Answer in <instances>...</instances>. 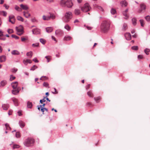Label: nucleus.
Returning a JSON list of instances; mask_svg holds the SVG:
<instances>
[{"instance_id":"f257e3e1","label":"nucleus","mask_w":150,"mask_h":150,"mask_svg":"<svg viewBox=\"0 0 150 150\" xmlns=\"http://www.w3.org/2000/svg\"><path fill=\"white\" fill-rule=\"evenodd\" d=\"M110 23L109 21H103L101 26V30L104 32H105L108 30L109 28Z\"/></svg>"},{"instance_id":"f03ea898","label":"nucleus","mask_w":150,"mask_h":150,"mask_svg":"<svg viewBox=\"0 0 150 150\" xmlns=\"http://www.w3.org/2000/svg\"><path fill=\"white\" fill-rule=\"evenodd\" d=\"M60 4L62 6H67L68 8L71 7L73 6V4L71 0H67L66 2L61 0L60 2Z\"/></svg>"},{"instance_id":"7ed1b4c3","label":"nucleus","mask_w":150,"mask_h":150,"mask_svg":"<svg viewBox=\"0 0 150 150\" xmlns=\"http://www.w3.org/2000/svg\"><path fill=\"white\" fill-rule=\"evenodd\" d=\"M34 142V140L33 138H28L25 140L24 144L26 146L29 147L31 146Z\"/></svg>"},{"instance_id":"20e7f679","label":"nucleus","mask_w":150,"mask_h":150,"mask_svg":"<svg viewBox=\"0 0 150 150\" xmlns=\"http://www.w3.org/2000/svg\"><path fill=\"white\" fill-rule=\"evenodd\" d=\"M72 13L71 12H68L66 13L65 15V21L67 22H68L69 20L72 18Z\"/></svg>"},{"instance_id":"39448f33","label":"nucleus","mask_w":150,"mask_h":150,"mask_svg":"<svg viewBox=\"0 0 150 150\" xmlns=\"http://www.w3.org/2000/svg\"><path fill=\"white\" fill-rule=\"evenodd\" d=\"M91 9V7L88 3L85 4L84 6L81 8L82 11L83 12H87L89 11Z\"/></svg>"},{"instance_id":"423d86ee","label":"nucleus","mask_w":150,"mask_h":150,"mask_svg":"<svg viewBox=\"0 0 150 150\" xmlns=\"http://www.w3.org/2000/svg\"><path fill=\"white\" fill-rule=\"evenodd\" d=\"M15 28L17 31V33L18 35H21L23 33V30L22 26H20L18 27H16Z\"/></svg>"},{"instance_id":"0eeeda50","label":"nucleus","mask_w":150,"mask_h":150,"mask_svg":"<svg viewBox=\"0 0 150 150\" xmlns=\"http://www.w3.org/2000/svg\"><path fill=\"white\" fill-rule=\"evenodd\" d=\"M146 9V6L144 4H140V8L138 11L139 13L144 12Z\"/></svg>"},{"instance_id":"6e6552de","label":"nucleus","mask_w":150,"mask_h":150,"mask_svg":"<svg viewBox=\"0 0 150 150\" xmlns=\"http://www.w3.org/2000/svg\"><path fill=\"white\" fill-rule=\"evenodd\" d=\"M20 89V88L18 87L16 89H13L12 90V93L13 94L15 95H16L19 93Z\"/></svg>"},{"instance_id":"1a4fd4ad","label":"nucleus","mask_w":150,"mask_h":150,"mask_svg":"<svg viewBox=\"0 0 150 150\" xmlns=\"http://www.w3.org/2000/svg\"><path fill=\"white\" fill-rule=\"evenodd\" d=\"M32 32L33 34L37 35L40 33V29L36 28L33 29Z\"/></svg>"},{"instance_id":"9d476101","label":"nucleus","mask_w":150,"mask_h":150,"mask_svg":"<svg viewBox=\"0 0 150 150\" xmlns=\"http://www.w3.org/2000/svg\"><path fill=\"white\" fill-rule=\"evenodd\" d=\"M11 85L13 89H16L18 87L17 86L18 85V83L17 81L13 82L11 83Z\"/></svg>"},{"instance_id":"9b49d317","label":"nucleus","mask_w":150,"mask_h":150,"mask_svg":"<svg viewBox=\"0 0 150 150\" xmlns=\"http://www.w3.org/2000/svg\"><path fill=\"white\" fill-rule=\"evenodd\" d=\"M125 37L127 40H130L131 39V35L129 33H127L125 35Z\"/></svg>"},{"instance_id":"f8f14e48","label":"nucleus","mask_w":150,"mask_h":150,"mask_svg":"<svg viewBox=\"0 0 150 150\" xmlns=\"http://www.w3.org/2000/svg\"><path fill=\"white\" fill-rule=\"evenodd\" d=\"M9 105L8 104H2V108L4 110H7L9 108Z\"/></svg>"},{"instance_id":"ddd939ff","label":"nucleus","mask_w":150,"mask_h":150,"mask_svg":"<svg viewBox=\"0 0 150 150\" xmlns=\"http://www.w3.org/2000/svg\"><path fill=\"white\" fill-rule=\"evenodd\" d=\"M63 33V32L62 30L60 29H58L56 30L55 32V34L56 35H61Z\"/></svg>"},{"instance_id":"4468645a","label":"nucleus","mask_w":150,"mask_h":150,"mask_svg":"<svg viewBox=\"0 0 150 150\" xmlns=\"http://www.w3.org/2000/svg\"><path fill=\"white\" fill-rule=\"evenodd\" d=\"M121 6L122 7H125L127 5V3L126 1H122L120 2Z\"/></svg>"},{"instance_id":"2eb2a0df","label":"nucleus","mask_w":150,"mask_h":150,"mask_svg":"<svg viewBox=\"0 0 150 150\" xmlns=\"http://www.w3.org/2000/svg\"><path fill=\"white\" fill-rule=\"evenodd\" d=\"M6 57L5 56L2 55L0 56V62H5L6 60Z\"/></svg>"},{"instance_id":"dca6fc26","label":"nucleus","mask_w":150,"mask_h":150,"mask_svg":"<svg viewBox=\"0 0 150 150\" xmlns=\"http://www.w3.org/2000/svg\"><path fill=\"white\" fill-rule=\"evenodd\" d=\"M20 7L22 8L24 10H27L28 9V7L27 5H23V4H21L20 5Z\"/></svg>"},{"instance_id":"f3484780","label":"nucleus","mask_w":150,"mask_h":150,"mask_svg":"<svg viewBox=\"0 0 150 150\" xmlns=\"http://www.w3.org/2000/svg\"><path fill=\"white\" fill-rule=\"evenodd\" d=\"M23 63L25 65H27L28 63L31 64L32 63V61L29 59H26L23 61Z\"/></svg>"},{"instance_id":"a211bd4d","label":"nucleus","mask_w":150,"mask_h":150,"mask_svg":"<svg viewBox=\"0 0 150 150\" xmlns=\"http://www.w3.org/2000/svg\"><path fill=\"white\" fill-rule=\"evenodd\" d=\"M81 11L79 9L76 8L75 9L74 14L75 15H78L80 14Z\"/></svg>"},{"instance_id":"6ab92c4d","label":"nucleus","mask_w":150,"mask_h":150,"mask_svg":"<svg viewBox=\"0 0 150 150\" xmlns=\"http://www.w3.org/2000/svg\"><path fill=\"white\" fill-rule=\"evenodd\" d=\"M6 84V81L5 80L1 81L0 83V87L4 86Z\"/></svg>"},{"instance_id":"aec40b11","label":"nucleus","mask_w":150,"mask_h":150,"mask_svg":"<svg viewBox=\"0 0 150 150\" xmlns=\"http://www.w3.org/2000/svg\"><path fill=\"white\" fill-rule=\"evenodd\" d=\"M72 39V38L70 36L66 35L65 36L64 38V40L69 41L70 40Z\"/></svg>"},{"instance_id":"412c9836","label":"nucleus","mask_w":150,"mask_h":150,"mask_svg":"<svg viewBox=\"0 0 150 150\" xmlns=\"http://www.w3.org/2000/svg\"><path fill=\"white\" fill-rule=\"evenodd\" d=\"M24 16L26 18H28L30 16V14L28 12H25L24 11L23 12Z\"/></svg>"},{"instance_id":"4be33fe9","label":"nucleus","mask_w":150,"mask_h":150,"mask_svg":"<svg viewBox=\"0 0 150 150\" xmlns=\"http://www.w3.org/2000/svg\"><path fill=\"white\" fill-rule=\"evenodd\" d=\"M94 8L98 9L100 11H103V9L101 7L99 6L96 4L94 5Z\"/></svg>"},{"instance_id":"5701e85b","label":"nucleus","mask_w":150,"mask_h":150,"mask_svg":"<svg viewBox=\"0 0 150 150\" xmlns=\"http://www.w3.org/2000/svg\"><path fill=\"white\" fill-rule=\"evenodd\" d=\"M12 100L13 101L14 103L15 104V105L17 106L18 105V104L17 99L15 98H12Z\"/></svg>"},{"instance_id":"b1692460","label":"nucleus","mask_w":150,"mask_h":150,"mask_svg":"<svg viewBox=\"0 0 150 150\" xmlns=\"http://www.w3.org/2000/svg\"><path fill=\"white\" fill-rule=\"evenodd\" d=\"M46 31L48 33L52 32L53 30L52 28L51 27H47L46 28Z\"/></svg>"},{"instance_id":"393cba45","label":"nucleus","mask_w":150,"mask_h":150,"mask_svg":"<svg viewBox=\"0 0 150 150\" xmlns=\"http://www.w3.org/2000/svg\"><path fill=\"white\" fill-rule=\"evenodd\" d=\"M19 124L20 127L22 128H23L25 126L24 122L22 121H20L19 122Z\"/></svg>"},{"instance_id":"a878e982","label":"nucleus","mask_w":150,"mask_h":150,"mask_svg":"<svg viewBox=\"0 0 150 150\" xmlns=\"http://www.w3.org/2000/svg\"><path fill=\"white\" fill-rule=\"evenodd\" d=\"M11 54L13 55H19L20 54L19 52L17 50H13L11 52Z\"/></svg>"},{"instance_id":"bb28decb","label":"nucleus","mask_w":150,"mask_h":150,"mask_svg":"<svg viewBox=\"0 0 150 150\" xmlns=\"http://www.w3.org/2000/svg\"><path fill=\"white\" fill-rule=\"evenodd\" d=\"M127 28V25L126 23H124L123 25L122 30L123 31H125Z\"/></svg>"},{"instance_id":"cd10ccee","label":"nucleus","mask_w":150,"mask_h":150,"mask_svg":"<svg viewBox=\"0 0 150 150\" xmlns=\"http://www.w3.org/2000/svg\"><path fill=\"white\" fill-rule=\"evenodd\" d=\"M42 19L44 20L49 21L50 20L49 16L43 15L42 16Z\"/></svg>"},{"instance_id":"c85d7f7f","label":"nucleus","mask_w":150,"mask_h":150,"mask_svg":"<svg viewBox=\"0 0 150 150\" xmlns=\"http://www.w3.org/2000/svg\"><path fill=\"white\" fill-rule=\"evenodd\" d=\"M132 22L133 25H135L137 24V19L135 18H133L132 19Z\"/></svg>"},{"instance_id":"c756f323","label":"nucleus","mask_w":150,"mask_h":150,"mask_svg":"<svg viewBox=\"0 0 150 150\" xmlns=\"http://www.w3.org/2000/svg\"><path fill=\"white\" fill-rule=\"evenodd\" d=\"M64 28L67 30L69 31L71 30V27L68 24L64 26Z\"/></svg>"},{"instance_id":"7c9ffc66","label":"nucleus","mask_w":150,"mask_h":150,"mask_svg":"<svg viewBox=\"0 0 150 150\" xmlns=\"http://www.w3.org/2000/svg\"><path fill=\"white\" fill-rule=\"evenodd\" d=\"M26 55L30 58H31L33 55V52L31 51H30L29 52H27L26 54Z\"/></svg>"},{"instance_id":"2f4dec72","label":"nucleus","mask_w":150,"mask_h":150,"mask_svg":"<svg viewBox=\"0 0 150 150\" xmlns=\"http://www.w3.org/2000/svg\"><path fill=\"white\" fill-rule=\"evenodd\" d=\"M45 58L47 59V62H49L51 59V57L50 56H47L45 57Z\"/></svg>"},{"instance_id":"473e14b6","label":"nucleus","mask_w":150,"mask_h":150,"mask_svg":"<svg viewBox=\"0 0 150 150\" xmlns=\"http://www.w3.org/2000/svg\"><path fill=\"white\" fill-rule=\"evenodd\" d=\"M5 126L6 129L7 130H11V128L10 127L9 125L7 123L5 124Z\"/></svg>"},{"instance_id":"72a5a7b5","label":"nucleus","mask_w":150,"mask_h":150,"mask_svg":"<svg viewBox=\"0 0 150 150\" xmlns=\"http://www.w3.org/2000/svg\"><path fill=\"white\" fill-rule=\"evenodd\" d=\"M17 19L18 20L22 22H23L24 21L23 18L22 17L20 16H17Z\"/></svg>"},{"instance_id":"f704fd0d","label":"nucleus","mask_w":150,"mask_h":150,"mask_svg":"<svg viewBox=\"0 0 150 150\" xmlns=\"http://www.w3.org/2000/svg\"><path fill=\"white\" fill-rule=\"evenodd\" d=\"M15 9L19 11H22V9L21 8H20L19 6H17V5H16L15 6Z\"/></svg>"},{"instance_id":"c9c22d12","label":"nucleus","mask_w":150,"mask_h":150,"mask_svg":"<svg viewBox=\"0 0 150 150\" xmlns=\"http://www.w3.org/2000/svg\"><path fill=\"white\" fill-rule=\"evenodd\" d=\"M123 15L125 17V18L126 19H127L129 17V16L127 14V13H126L124 11H123L122 12Z\"/></svg>"},{"instance_id":"e433bc0d","label":"nucleus","mask_w":150,"mask_h":150,"mask_svg":"<svg viewBox=\"0 0 150 150\" xmlns=\"http://www.w3.org/2000/svg\"><path fill=\"white\" fill-rule=\"evenodd\" d=\"M49 16L50 18V20L51 18L52 19H54L55 18V16L54 14H50V15Z\"/></svg>"},{"instance_id":"4c0bfd02","label":"nucleus","mask_w":150,"mask_h":150,"mask_svg":"<svg viewBox=\"0 0 150 150\" xmlns=\"http://www.w3.org/2000/svg\"><path fill=\"white\" fill-rule=\"evenodd\" d=\"M88 95L91 97H93V94L91 91H88L87 93Z\"/></svg>"},{"instance_id":"58836bf2","label":"nucleus","mask_w":150,"mask_h":150,"mask_svg":"<svg viewBox=\"0 0 150 150\" xmlns=\"http://www.w3.org/2000/svg\"><path fill=\"white\" fill-rule=\"evenodd\" d=\"M40 42L43 45H44L46 42V40L43 38L40 39Z\"/></svg>"},{"instance_id":"ea45409f","label":"nucleus","mask_w":150,"mask_h":150,"mask_svg":"<svg viewBox=\"0 0 150 150\" xmlns=\"http://www.w3.org/2000/svg\"><path fill=\"white\" fill-rule=\"evenodd\" d=\"M32 103L30 102H28L27 103V107L28 108H31L32 107Z\"/></svg>"},{"instance_id":"a19ab883","label":"nucleus","mask_w":150,"mask_h":150,"mask_svg":"<svg viewBox=\"0 0 150 150\" xmlns=\"http://www.w3.org/2000/svg\"><path fill=\"white\" fill-rule=\"evenodd\" d=\"M20 146L18 144H14L13 146V149H15L16 148H18L20 147Z\"/></svg>"},{"instance_id":"79ce46f5","label":"nucleus","mask_w":150,"mask_h":150,"mask_svg":"<svg viewBox=\"0 0 150 150\" xmlns=\"http://www.w3.org/2000/svg\"><path fill=\"white\" fill-rule=\"evenodd\" d=\"M38 68V67L35 65H34L30 69L31 71H34L35 69Z\"/></svg>"},{"instance_id":"37998d69","label":"nucleus","mask_w":150,"mask_h":150,"mask_svg":"<svg viewBox=\"0 0 150 150\" xmlns=\"http://www.w3.org/2000/svg\"><path fill=\"white\" fill-rule=\"evenodd\" d=\"M94 99L96 103H98L100 100V98L99 97L97 98H94Z\"/></svg>"},{"instance_id":"c03bdc74","label":"nucleus","mask_w":150,"mask_h":150,"mask_svg":"<svg viewBox=\"0 0 150 150\" xmlns=\"http://www.w3.org/2000/svg\"><path fill=\"white\" fill-rule=\"evenodd\" d=\"M150 51V50L149 49H148L146 48L144 50V52L147 54L148 55L149 54V52Z\"/></svg>"},{"instance_id":"a18cd8bd","label":"nucleus","mask_w":150,"mask_h":150,"mask_svg":"<svg viewBox=\"0 0 150 150\" xmlns=\"http://www.w3.org/2000/svg\"><path fill=\"white\" fill-rule=\"evenodd\" d=\"M16 138H18L21 137V134L19 132H17L16 133Z\"/></svg>"},{"instance_id":"49530a36","label":"nucleus","mask_w":150,"mask_h":150,"mask_svg":"<svg viewBox=\"0 0 150 150\" xmlns=\"http://www.w3.org/2000/svg\"><path fill=\"white\" fill-rule=\"evenodd\" d=\"M131 48L133 50H138V47L137 46H135L132 47Z\"/></svg>"},{"instance_id":"de8ad7c7","label":"nucleus","mask_w":150,"mask_h":150,"mask_svg":"<svg viewBox=\"0 0 150 150\" xmlns=\"http://www.w3.org/2000/svg\"><path fill=\"white\" fill-rule=\"evenodd\" d=\"M45 105V103H43L42 105H40V106H38V110L40 111V108H44V107Z\"/></svg>"},{"instance_id":"09e8293b","label":"nucleus","mask_w":150,"mask_h":150,"mask_svg":"<svg viewBox=\"0 0 150 150\" xmlns=\"http://www.w3.org/2000/svg\"><path fill=\"white\" fill-rule=\"evenodd\" d=\"M111 13L112 14H114L116 13V11L114 8H112L111 10Z\"/></svg>"},{"instance_id":"8fccbe9b","label":"nucleus","mask_w":150,"mask_h":150,"mask_svg":"<svg viewBox=\"0 0 150 150\" xmlns=\"http://www.w3.org/2000/svg\"><path fill=\"white\" fill-rule=\"evenodd\" d=\"M43 86L46 88H49V84L47 82H44L43 83Z\"/></svg>"},{"instance_id":"3c124183","label":"nucleus","mask_w":150,"mask_h":150,"mask_svg":"<svg viewBox=\"0 0 150 150\" xmlns=\"http://www.w3.org/2000/svg\"><path fill=\"white\" fill-rule=\"evenodd\" d=\"M145 18L146 20L148 21H150V16H147L145 17Z\"/></svg>"},{"instance_id":"603ef678","label":"nucleus","mask_w":150,"mask_h":150,"mask_svg":"<svg viewBox=\"0 0 150 150\" xmlns=\"http://www.w3.org/2000/svg\"><path fill=\"white\" fill-rule=\"evenodd\" d=\"M7 32L9 34H11L13 33V31L12 29H9L8 30Z\"/></svg>"},{"instance_id":"864d4df0","label":"nucleus","mask_w":150,"mask_h":150,"mask_svg":"<svg viewBox=\"0 0 150 150\" xmlns=\"http://www.w3.org/2000/svg\"><path fill=\"white\" fill-rule=\"evenodd\" d=\"M9 18H10L11 19H13L14 20H15V18L14 16L13 15H11L9 16Z\"/></svg>"},{"instance_id":"5fc2aeb1","label":"nucleus","mask_w":150,"mask_h":150,"mask_svg":"<svg viewBox=\"0 0 150 150\" xmlns=\"http://www.w3.org/2000/svg\"><path fill=\"white\" fill-rule=\"evenodd\" d=\"M140 22L141 25L143 27L144 25V21L143 20H140Z\"/></svg>"},{"instance_id":"6e6d98bb","label":"nucleus","mask_w":150,"mask_h":150,"mask_svg":"<svg viewBox=\"0 0 150 150\" xmlns=\"http://www.w3.org/2000/svg\"><path fill=\"white\" fill-rule=\"evenodd\" d=\"M11 36L12 37L15 38L16 39H18L19 38V37L14 35H12Z\"/></svg>"},{"instance_id":"4d7b16f0","label":"nucleus","mask_w":150,"mask_h":150,"mask_svg":"<svg viewBox=\"0 0 150 150\" xmlns=\"http://www.w3.org/2000/svg\"><path fill=\"white\" fill-rule=\"evenodd\" d=\"M32 46L33 47H38L39 46V43H37L35 44H32Z\"/></svg>"},{"instance_id":"13d9d810","label":"nucleus","mask_w":150,"mask_h":150,"mask_svg":"<svg viewBox=\"0 0 150 150\" xmlns=\"http://www.w3.org/2000/svg\"><path fill=\"white\" fill-rule=\"evenodd\" d=\"M0 13H3V15L4 16H6L7 13L6 12H5V11H1V12H0Z\"/></svg>"},{"instance_id":"bf43d9fd","label":"nucleus","mask_w":150,"mask_h":150,"mask_svg":"<svg viewBox=\"0 0 150 150\" xmlns=\"http://www.w3.org/2000/svg\"><path fill=\"white\" fill-rule=\"evenodd\" d=\"M15 79V77L12 75H11L10 77V80L12 81Z\"/></svg>"},{"instance_id":"052dcab7","label":"nucleus","mask_w":150,"mask_h":150,"mask_svg":"<svg viewBox=\"0 0 150 150\" xmlns=\"http://www.w3.org/2000/svg\"><path fill=\"white\" fill-rule=\"evenodd\" d=\"M27 39L25 38H23L21 37V40L22 42H24L25 41V40H27Z\"/></svg>"},{"instance_id":"680f3d73","label":"nucleus","mask_w":150,"mask_h":150,"mask_svg":"<svg viewBox=\"0 0 150 150\" xmlns=\"http://www.w3.org/2000/svg\"><path fill=\"white\" fill-rule=\"evenodd\" d=\"M17 70V69L16 68H14L12 70V71L13 73H15Z\"/></svg>"},{"instance_id":"e2e57ef3","label":"nucleus","mask_w":150,"mask_h":150,"mask_svg":"<svg viewBox=\"0 0 150 150\" xmlns=\"http://www.w3.org/2000/svg\"><path fill=\"white\" fill-rule=\"evenodd\" d=\"M13 110H9L8 114L9 115H10L12 114Z\"/></svg>"},{"instance_id":"0e129e2a","label":"nucleus","mask_w":150,"mask_h":150,"mask_svg":"<svg viewBox=\"0 0 150 150\" xmlns=\"http://www.w3.org/2000/svg\"><path fill=\"white\" fill-rule=\"evenodd\" d=\"M143 57V56L142 55H138V59H142Z\"/></svg>"},{"instance_id":"69168bd1","label":"nucleus","mask_w":150,"mask_h":150,"mask_svg":"<svg viewBox=\"0 0 150 150\" xmlns=\"http://www.w3.org/2000/svg\"><path fill=\"white\" fill-rule=\"evenodd\" d=\"M33 60L35 62H38V61L37 59L36 58H34L33 59Z\"/></svg>"},{"instance_id":"338daca9","label":"nucleus","mask_w":150,"mask_h":150,"mask_svg":"<svg viewBox=\"0 0 150 150\" xmlns=\"http://www.w3.org/2000/svg\"><path fill=\"white\" fill-rule=\"evenodd\" d=\"M6 39V38L4 37H2V38H1V37L0 38V40H5Z\"/></svg>"},{"instance_id":"774afa93","label":"nucleus","mask_w":150,"mask_h":150,"mask_svg":"<svg viewBox=\"0 0 150 150\" xmlns=\"http://www.w3.org/2000/svg\"><path fill=\"white\" fill-rule=\"evenodd\" d=\"M90 84H88L86 86V90H87L90 87Z\"/></svg>"}]
</instances>
